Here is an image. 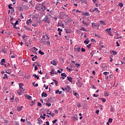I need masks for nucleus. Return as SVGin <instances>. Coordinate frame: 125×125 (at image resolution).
<instances>
[{
    "label": "nucleus",
    "instance_id": "nucleus-39",
    "mask_svg": "<svg viewBox=\"0 0 125 125\" xmlns=\"http://www.w3.org/2000/svg\"><path fill=\"white\" fill-rule=\"evenodd\" d=\"M77 106L78 107V108H81V107H82V104L80 103H78L77 104Z\"/></svg>",
    "mask_w": 125,
    "mask_h": 125
},
{
    "label": "nucleus",
    "instance_id": "nucleus-14",
    "mask_svg": "<svg viewBox=\"0 0 125 125\" xmlns=\"http://www.w3.org/2000/svg\"><path fill=\"white\" fill-rule=\"evenodd\" d=\"M24 29H26V30H28V31H31V32L33 31L32 29H31V27H27V26H26V25L24 26Z\"/></svg>",
    "mask_w": 125,
    "mask_h": 125
},
{
    "label": "nucleus",
    "instance_id": "nucleus-18",
    "mask_svg": "<svg viewBox=\"0 0 125 125\" xmlns=\"http://www.w3.org/2000/svg\"><path fill=\"white\" fill-rule=\"evenodd\" d=\"M65 32L66 33V34L71 33V30H70L68 28H65Z\"/></svg>",
    "mask_w": 125,
    "mask_h": 125
},
{
    "label": "nucleus",
    "instance_id": "nucleus-17",
    "mask_svg": "<svg viewBox=\"0 0 125 125\" xmlns=\"http://www.w3.org/2000/svg\"><path fill=\"white\" fill-rule=\"evenodd\" d=\"M42 97H47V94H46V92H43L42 94Z\"/></svg>",
    "mask_w": 125,
    "mask_h": 125
},
{
    "label": "nucleus",
    "instance_id": "nucleus-47",
    "mask_svg": "<svg viewBox=\"0 0 125 125\" xmlns=\"http://www.w3.org/2000/svg\"><path fill=\"white\" fill-rule=\"evenodd\" d=\"M32 97L30 96V95L26 96V98H27V99H30Z\"/></svg>",
    "mask_w": 125,
    "mask_h": 125
},
{
    "label": "nucleus",
    "instance_id": "nucleus-60",
    "mask_svg": "<svg viewBox=\"0 0 125 125\" xmlns=\"http://www.w3.org/2000/svg\"><path fill=\"white\" fill-rule=\"evenodd\" d=\"M57 122V119H55V120L52 121L53 124H55Z\"/></svg>",
    "mask_w": 125,
    "mask_h": 125
},
{
    "label": "nucleus",
    "instance_id": "nucleus-63",
    "mask_svg": "<svg viewBox=\"0 0 125 125\" xmlns=\"http://www.w3.org/2000/svg\"><path fill=\"white\" fill-rule=\"evenodd\" d=\"M21 121L23 123H25V119H23L22 118H21Z\"/></svg>",
    "mask_w": 125,
    "mask_h": 125
},
{
    "label": "nucleus",
    "instance_id": "nucleus-31",
    "mask_svg": "<svg viewBox=\"0 0 125 125\" xmlns=\"http://www.w3.org/2000/svg\"><path fill=\"white\" fill-rule=\"evenodd\" d=\"M67 70H68V72H72L73 71V69L72 68H69V67H66Z\"/></svg>",
    "mask_w": 125,
    "mask_h": 125
},
{
    "label": "nucleus",
    "instance_id": "nucleus-61",
    "mask_svg": "<svg viewBox=\"0 0 125 125\" xmlns=\"http://www.w3.org/2000/svg\"><path fill=\"white\" fill-rule=\"evenodd\" d=\"M93 96L94 97H98V95H96V94H94L93 95Z\"/></svg>",
    "mask_w": 125,
    "mask_h": 125
},
{
    "label": "nucleus",
    "instance_id": "nucleus-30",
    "mask_svg": "<svg viewBox=\"0 0 125 125\" xmlns=\"http://www.w3.org/2000/svg\"><path fill=\"white\" fill-rule=\"evenodd\" d=\"M33 77H34V78H36L37 80H39V79H40V77L36 74H34Z\"/></svg>",
    "mask_w": 125,
    "mask_h": 125
},
{
    "label": "nucleus",
    "instance_id": "nucleus-32",
    "mask_svg": "<svg viewBox=\"0 0 125 125\" xmlns=\"http://www.w3.org/2000/svg\"><path fill=\"white\" fill-rule=\"evenodd\" d=\"M83 23L84 25H85V26H86V27H87L88 26V24H87V23H86V22H85L84 21H83Z\"/></svg>",
    "mask_w": 125,
    "mask_h": 125
},
{
    "label": "nucleus",
    "instance_id": "nucleus-3",
    "mask_svg": "<svg viewBox=\"0 0 125 125\" xmlns=\"http://www.w3.org/2000/svg\"><path fill=\"white\" fill-rule=\"evenodd\" d=\"M40 5V9H42V11H45L46 10V6H45V3L42 2V3L39 4Z\"/></svg>",
    "mask_w": 125,
    "mask_h": 125
},
{
    "label": "nucleus",
    "instance_id": "nucleus-43",
    "mask_svg": "<svg viewBox=\"0 0 125 125\" xmlns=\"http://www.w3.org/2000/svg\"><path fill=\"white\" fill-rule=\"evenodd\" d=\"M30 103H31V106L34 105L35 104V102L33 101V100L30 101Z\"/></svg>",
    "mask_w": 125,
    "mask_h": 125
},
{
    "label": "nucleus",
    "instance_id": "nucleus-22",
    "mask_svg": "<svg viewBox=\"0 0 125 125\" xmlns=\"http://www.w3.org/2000/svg\"><path fill=\"white\" fill-rule=\"evenodd\" d=\"M54 71H55V69H52L51 70V72L50 74L51 75V76H53V75H54Z\"/></svg>",
    "mask_w": 125,
    "mask_h": 125
},
{
    "label": "nucleus",
    "instance_id": "nucleus-8",
    "mask_svg": "<svg viewBox=\"0 0 125 125\" xmlns=\"http://www.w3.org/2000/svg\"><path fill=\"white\" fill-rule=\"evenodd\" d=\"M50 63L54 65V66H56L57 65V62L55 60H53V61L50 62Z\"/></svg>",
    "mask_w": 125,
    "mask_h": 125
},
{
    "label": "nucleus",
    "instance_id": "nucleus-53",
    "mask_svg": "<svg viewBox=\"0 0 125 125\" xmlns=\"http://www.w3.org/2000/svg\"><path fill=\"white\" fill-rule=\"evenodd\" d=\"M15 101H16V102H17V103H18V102H19V99H18V98H16L15 99Z\"/></svg>",
    "mask_w": 125,
    "mask_h": 125
},
{
    "label": "nucleus",
    "instance_id": "nucleus-41",
    "mask_svg": "<svg viewBox=\"0 0 125 125\" xmlns=\"http://www.w3.org/2000/svg\"><path fill=\"white\" fill-rule=\"evenodd\" d=\"M104 75V76H105L106 77V76H107V75H108V74H109V72H104L103 73Z\"/></svg>",
    "mask_w": 125,
    "mask_h": 125
},
{
    "label": "nucleus",
    "instance_id": "nucleus-7",
    "mask_svg": "<svg viewBox=\"0 0 125 125\" xmlns=\"http://www.w3.org/2000/svg\"><path fill=\"white\" fill-rule=\"evenodd\" d=\"M18 21H16L15 23L12 22V24L14 25V27L16 29H18V27H16V25L18 24Z\"/></svg>",
    "mask_w": 125,
    "mask_h": 125
},
{
    "label": "nucleus",
    "instance_id": "nucleus-54",
    "mask_svg": "<svg viewBox=\"0 0 125 125\" xmlns=\"http://www.w3.org/2000/svg\"><path fill=\"white\" fill-rule=\"evenodd\" d=\"M45 40H49V37H48V35H46V37L45 38Z\"/></svg>",
    "mask_w": 125,
    "mask_h": 125
},
{
    "label": "nucleus",
    "instance_id": "nucleus-45",
    "mask_svg": "<svg viewBox=\"0 0 125 125\" xmlns=\"http://www.w3.org/2000/svg\"><path fill=\"white\" fill-rule=\"evenodd\" d=\"M53 82H54V83H55V84H56V85H57V84H58V82H57V81H56V80H53Z\"/></svg>",
    "mask_w": 125,
    "mask_h": 125
},
{
    "label": "nucleus",
    "instance_id": "nucleus-10",
    "mask_svg": "<svg viewBox=\"0 0 125 125\" xmlns=\"http://www.w3.org/2000/svg\"><path fill=\"white\" fill-rule=\"evenodd\" d=\"M38 122H37V124H39V125H41L42 124L43 122L42 120V119L41 118H39L38 119Z\"/></svg>",
    "mask_w": 125,
    "mask_h": 125
},
{
    "label": "nucleus",
    "instance_id": "nucleus-33",
    "mask_svg": "<svg viewBox=\"0 0 125 125\" xmlns=\"http://www.w3.org/2000/svg\"><path fill=\"white\" fill-rule=\"evenodd\" d=\"M82 3H86V0H80Z\"/></svg>",
    "mask_w": 125,
    "mask_h": 125
},
{
    "label": "nucleus",
    "instance_id": "nucleus-40",
    "mask_svg": "<svg viewBox=\"0 0 125 125\" xmlns=\"http://www.w3.org/2000/svg\"><path fill=\"white\" fill-rule=\"evenodd\" d=\"M46 106H48V107H50V106H51V104L47 103H46Z\"/></svg>",
    "mask_w": 125,
    "mask_h": 125
},
{
    "label": "nucleus",
    "instance_id": "nucleus-35",
    "mask_svg": "<svg viewBox=\"0 0 125 125\" xmlns=\"http://www.w3.org/2000/svg\"><path fill=\"white\" fill-rule=\"evenodd\" d=\"M3 79L4 80H5V79H8V77H7V74H4V77H3Z\"/></svg>",
    "mask_w": 125,
    "mask_h": 125
},
{
    "label": "nucleus",
    "instance_id": "nucleus-56",
    "mask_svg": "<svg viewBox=\"0 0 125 125\" xmlns=\"http://www.w3.org/2000/svg\"><path fill=\"white\" fill-rule=\"evenodd\" d=\"M58 32H62V31H63V29H60V28H59L58 29Z\"/></svg>",
    "mask_w": 125,
    "mask_h": 125
},
{
    "label": "nucleus",
    "instance_id": "nucleus-16",
    "mask_svg": "<svg viewBox=\"0 0 125 125\" xmlns=\"http://www.w3.org/2000/svg\"><path fill=\"white\" fill-rule=\"evenodd\" d=\"M91 24H92V28H95V27H97L98 26V24L94 22H92Z\"/></svg>",
    "mask_w": 125,
    "mask_h": 125
},
{
    "label": "nucleus",
    "instance_id": "nucleus-57",
    "mask_svg": "<svg viewBox=\"0 0 125 125\" xmlns=\"http://www.w3.org/2000/svg\"><path fill=\"white\" fill-rule=\"evenodd\" d=\"M81 30V31H85V32L86 31V30H85V28H84V27H82Z\"/></svg>",
    "mask_w": 125,
    "mask_h": 125
},
{
    "label": "nucleus",
    "instance_id": "nucleus-1",
    "mask_svg": "<svg viewBox=\"0 0 125 125\" xmlns=\"http://www.w3.org/2000/svg\"><path fill=\"white\" fill-rule=\"evenodd\" d=\"M19 86H20V89L19 90L17 91V92L19 94V95H21V93H24V88H23V86H24V85L22 83H19Z\"/></svg>",
    "mask_w": 125,
    "mask_h": 125
},
{
    "label": "nucleus",
    "instance_id": "nucleus-5",
    "mask_svg": "<svg viewBox=\"0 0 125 125\" xmlns=\"http://www.w3.org/2000/svg\"><path fill=\"white\" fill-rule=\"evenodd\" d=\"M43 21H44V22H45V23H50V22L49 21V20L48 19V17L46 16L43 19Z\"/></svg>",
    "mask_w": 125,
    "mask_h": 125
},
{
    "label": "nucleus",
    "instance_id": "nucleus-62",
    "mask_svg": "<svg viewBox=\"0 0 125 125\" xmlns=\"http://www.w3.org/2000/svg\"><path fill=\"white\" fill-rule=\"evenodd\" d=\"M46 35H44L42 36V39H44V40H45V38L46 37Z\"/></svg>",
    "mask_w": 125,
    "mask_h": 125
},
{
    "label": "nucleus",
    "instance_id": "nucleus-42",
    "mask_svg": "<svg viewBox=\"0 0 125 125\" xmlns=\"http://www.w3.org/2000/svg\"><path fill=\"white\" fill-rule=\"evenodd\" d=\"M77 51H78V52L81 51V47H79V46H77Z\"/></svg>",
    "mask_w": 125,
    "mask_h": 125
},
{
    "label": "nucleus",
    "instance_id": "nucleus-36",
    "mask_svg": "<svg viewBox=\"0 0 125 125\" xmlns=\"http://www.w3.org/2000/svg\"><path fill=\"white\" fill-rule=\"evenodd\" d=\"M83 14L85 16H89V12H85V13H84Z\"/></svg>",
    "mask_w": 125,
    "mask_h": 125
},
{
    "label": "nucleus",
    "instance_id": "nucleus-38",
    "mask_svg": "<svg viewBox=\"0 0 125 125\" xmlns=\"http://www.w3.org/2000/svg\"><path fill=\"white\" fill-rule=\"evenodd\" d=\"M104 96H109V93L107 92H104Z\"/></svg>",
    "mask_w": 125,
    "mask_h": 125
},
{
    "label": "nucleus",
    "instance_id": "nucleus-9",
    "mask_svg": "<svg viewBox=\"0 0 125 125\" xmlns=\"http://www.w3.org/2000/svg\"><path fill=\"white\" fill-rule=\"evenodd\" d=\"M12 5V4H10L8 5V7L9 8V9H12L11 11L12 12H14L15 10H14V8H13V7H12L11 6Z\"/></svg>",
    "mask_w": 125,
    "mask_h": 125
},
{
    "label": "nucleus",
    "instance_id": "nucleus-58",
    "mask_svg": "<svg viewBox=\"0 0 125 125\" xmlns=\"http://www.w3.org/2000/svg\"><path fill=\"white\" fill-rule=\"evenodd\" d=\"M59 90H57L56 91V92H55V93L56 94H59Z\"/></svg>",
    "mask_w": 125,
    "mask_h": 125
},
{
    "label": "nucleus",
    "instance_id": "nucleus-23",
    "mask_svg": "<svg viewBox=\"0 0 125 125\" xmlns=\"http://www.w3.org/2000/svg\"><path fill=\"white\" fill-rule=\"evenodd\" d=\"M29 23H30L31 24H32V23H33V22H32V20L31 19L28 20L26 21L27 25H29Z\"/></svg>",
    "mask_w": 125,
    "mask_h": 125
},
{
    "label": "nucleus",
    "instance_id": "nucleus-4",
    "mask_svg": "<svg viewBox=\"0 0 125 125\" xmlns=\"http://www.w3.org/2000/svg\"><path fill=\"white\" fill-rule=\"evenodd\" d=\"M58 26L59 27H62V28H65V23H64V21H59L58 22Z\"/></svg>",
    "mask_w": 125,
    "mask_h": 125
},
{
    "label": "nucleus",
    "instance_id": "nucleus-46",
    "mask_svg": "<svg viewBox=\"0 0 125 125\" xmlns=\"http://www.w3.org/2000/svg\"><path fill=\"white\" fill-rule=\"evenodd\" d=\"M113 122V119L112 118H109L108 120V123H112Z\"/></svg>",
    "mask_w": 125,
    "mask_h": 125
},
{
    "label": "nucleus",
    "instance_id": "nucleus-28",
    "mask_svg": "<svg viewBox=\"0 0 125 125\" xmlns=\"http://www.w3.org/2000/svg\"><path fill=\"white\" fill-rule=\"evenodd\" d=\"M84 43H85V44H88V43H89V40L87 39L84 42Z\"/></svg>",
    "mask_w": 125,
    "mask_h": 125
},
{
    "label": "nucleus",
    "instance_id": "nucleus-55",
    "mask_svg": "<svg viewBox=\"0 0 125 125\" xmlns=\"http://www.w3.org/2000/svg\"><path fill=\"white\" fill-rule=\"evenodd\" d=\"M40 118H42V119H43V120L45 119V117L44 116H42V115L40 116Z\"/></svg>",
    "mask_w": 125,
    "mask_h": 125
},
{
    "label": "nucleus",
    "instance_id": "nucleus-64",
    "mask_svg": "<svg viewBox=\"0 0 125 125\" xmlns=\"http://www.w3.org/2000/svg\"><path fill=\"white\" fill-rule=\"evenodd\" d=\"M38 106H42V104L40 103H38Z\"/></svg>",
    "mask_w": 125,
    "mask_h": 125
},
{
    "label": "nucleus",
    "instance_id": "nucleus-34",
    "mask_svg": "<svg viewBox=\"0 0 125 125\" xmlns=\"http://www.w3.org/2000/svg\"><path fill=\"white\" fill-rule=\"evenodd\" d=\"M112 53H113V55H117V54H118V53H117V51H112Z\"/></svg>",
    "mask_w": 125,
    "mask_h": 125
},
{
    "label": "nucleus",
    "instance_id": "nucleus-27",
    "mask_svg": "<svg viewBox=\"0 0 125 125\" xmlns=\"http://www.w3.org/2000/svg\"><path fill=\"white\" fill-rule=\"evenodd\" d=\"M62 77H64V78H66L67 77V74L65 73H63L61 74Z\"/></svg>",
    "mask_w": 125,
    "mask_h": 125
},
{
    "label": "nucleus",
    "instance_id": "nucleus-24",
    "mask_svg": "<svg viewBox=\"0 0 125 125\" xmlns=\"http://www.w3.org/2000/svg\"><path fill=\"white\" fill-rule=\"evenodd\" d=\"M106 32L109 33H111V27H109V28H107L105 30Z\"/></svg>",
    "mask_w": 125,
    "mask_h": 125
},
{
    "label": "nucleus",
    "instance_id": "nucleus-29",
    "mask_svg": "<svg viewBox=\"0 0 125 125\" xmlns=\"http://www.w3.org/2000/svg\"><path fill=\"white\" fill-rule=\"evenodd\" d=\"M100 23H101L102 25H106V23H105V21H100Z\"/></svg>",
    "mask_w": 125,
    "mask_h": 125
},
{
    "label": "nucleus",
    "instance_id": "nucleus-12",
    "mask_svg": "<svg viewBox=\"0 0 125 125\" xmlns=\"http://www.w3.org/2000/svg\"><path fill=\"white\" fill-rule=\"evenodd\" d=\"M22 8L25 9V10H28V9H29V7H28L27 5H22Z\"/></svg>",
    "mask_w": 125,
    "mask_h": 125
},
{
    "label": "nucleus",
    "instance_id": "nucleus-25",
    "mask_svg": "<svg viewBox=\"0 0 125 125\" xmlns=\"http://www.w3.org/2000/svg\"><path fill=\"white\" fill-rule=\"evenodd\" d=\"M22 108H23V106H20V107H18L17 108V110L19 112H20L21 110H22Z\"/></svg>",
    "mask_w": 125,
    "mask_h": 125
},
{
    "label": "nucleus",
    "instance_id": "nucleus-48",
    "mask_svg": "<svg viewBox=\"0 0 125 125\" xmlns=\"http://www.w3.org/2000/svg\"><path fill=\"white\" fill-rule=\"evenodd\" d=\"M118 5L121 7H123V6H124V4H123V3H119Z\"/></svg>",
    "mask_w": 125,
    "mask_h": 125
},
{
    "label": "nucleus",
    "instance_id": "nucleus-13",
    "mask_svg": "<svg viewBox=\"0 0 125 125\" xmlns=\"http://www.w3.org/2000/svg\"><path fill=\"white\" fill-rule=\"evenodd\" d=\"M40 5H40V4L37 5H36L35 6L36 9H37V10H41V6Z\"/></svg>",
    "mask_w": 125,
    "mask_h": 125
},
{
    "label": "nucleus",
    "instance_id": "nucleus-51",
    "mask_svg": "<svg viewBox=\"0 0 125 125\" xmlns=\"http://www.w3.org/2000/svg\"><path fill=\"white\" fill-rule=\"evenodd\" d=\"M33 50H34L35 51H38V48L35 47H33Z\"/></svg>",
    "mask_w": 125,
    "mask_h": 125
},
{
    "label": "nucleus",
    "instance_id": "nucleus-21",
    "mask_svg": "<svg viewBox=\"0 0 125 125\" xmlns=\"http://www.w3.org/2000/svg\"><path fill=\"white\" fill-rule=\"evenodd\" d=\"M65 90H66V91H67V92H69V91H70L71 88H70V87L67 86L65 88Z\"/></svg>",
    "mask_w": 125,
    "mask_h": 125
},
{
    "label": "nucleus",
    "instance_id": "nucleus-26",
    "mask_svg": "<svg viewBox=\"0 0 125 125\" xmlns=\"http://www.w3.org/2000/svg\"><path fill=\"white\" fill-rule=\"evenodd\" d=\"M39 54H41V55H44V53L42 51V50H39Z\"/></svg>",
    "mask_w": 125,
    "mask_h": 125
},
{
    "label": "nucleus",
    "instance_id": "nucleus-15",
    "mask_svg": "<svg viewBox=\"0 0 125 125\" xmlns=\"http://www.w3.org/2000/svg\"><path fill=\"white\" fill-rule=\"evenodd\" d=\"M67 79L68 81H69V82H70V83H73V78L68 76L67 77Z\"/></svg>",
    "mask_w": 125,
    "mask_h": 125
},
{
    "label": "nucleus",
    "instance_id": "nucleus-59",
    "mask_svg": "<svg viewBox=\"0 0 125 125\" xmlns=\"http://www.w3.org/2000/svg\"><path fill=\"white\" fill-rule=\"evenodd\" d=\"M103 47H104V45H102L100 48V50H102V48H103Z\"/></svg>",
    "mask_w": 125,
    "mask_h": 125
},
{
    "label": "nucleus",
    "instance_id": "nucleus-6",
    "mask_svg": "<svg viewBox=\"0 0 125 125\" xmlns=\"http://www.w3.org/2000/svg\"><path fill=\"white\" fill-rule=\"evenodd\" d=\"M60 16L62 18H67V17H68V16L65 14V13L64 12H61L60 14Z\"/></svg>",
    "mask_w": 125,
    "mask_h": 125
},
{
    "label": "nucleus",
    "instance_id": "nucleus-50",
    "mask_svg": "<svg viewBox=\"0 0 125 125\" xmlns=\"http://www.w3.org/2000/svg\"><path fill=\"white\" fill-rule=\"evenodd\" d=\"M101 99L102 100V101L103 102H106V99H105L104 98H101Z\"/></svg>",
    "mask_w": 125,
    "mask_h": 125
},
{
    "label": "nucleus",
    "instance_id": "nucleus-19",
    "mask_svg": "<svg viewBox=\"0 0 125 125\" xmlns=\"http://www.w3.org/2000/svg\"><path fill=\"white\" fill-rule=\"evenodd\" d=\"M95 11L98 12V13H100V11L98 10V8H95L94 10H93L92 12H94Z\"/></svg>",
    "mask_w": 125,
    "mask_h": 125
},
{
    "label": "nucleus",
    "instance_id": "nucleus-37",
    "mask_svg": "<svg viewBox=\"0 0 125 125\" xmlns=\"http://www.w3.org/2000/svg\"><path fill=\"white\" fill-rule=\"evenodd\" d=\"M9 71H10V69L6 70L5 73H6L7 74H9V75H10V74H11V72H9Z\"/></svg>",
    "mask_w": 125,
    "mask_h": 125
},
{
    "label": "nucleus",
    "instance_id": "nucleus-2",
    "mask_svg": "<svg viewBox=\"0 0 125 125\" xmlns=\"http://www.w3.org/2000/svg\"><path fill=\"white\" fill-rule=\"evenodd\" d=\"M40 42L45 45L50 46V42H49V41H47L46 39H41Z\"/></svg>",
    "mask_w": 125,
    "mask_h": 125
},
{
    "label": "nucleus",
    "instance_id": "nucleus-11",
    "mask_svg": "<svg viewBox=\"0 0 125 125\" xmlns=\"http://www.w3.org/2000/svg\"><path fill=\"white\" fill-rule=\"evenodd\" d=\"M48 112H49V110H47V114L50 115L52 118L55 116V113H51V111H50V113H48Z\"/></svg>",
    "mask_w": 125,
    "mask_h": 125
},
{
    "label": "nucleus",
    "instance_id": "nucleus-44",
    "mask_svg": "<svg viewBox=\"0 0 125 125\" xmlns=\"http://www.w3.org/2000/svg\"><path fill=\"white\" fill-rule=\"evenodd\" d=\"M91 43L89 44L88 45H87V47L89 49H90L91 47Z\"/></svg>",
    "mask_w": 125,
    "mask_h": 125
},
{
    "label": "nucleus",
    "instance_id": "nucleus-49",
    "mask_svg": "<svg viewBox=\"0 0 125 125\" xmlns=\"http://www.w3.org/2000/svg\"><path fill=\"white\" fill-rule=\"evenodd\" d=\"M81 51H82V52H85V49L82 48Z\"/></svg>",
    "mask_w": 125,
    "mask_h": 125
},
{
    "label": "nucleus",
    "instance_id": "nucleus-20",
    "mask_svg": "<svg viewBox=\"0 0 125 125\" xmlns=\"http://www.w3.org/2000/svg\"><path fill=\"white\" fill-rule=\"evenodd\" d=\"M5 63V59H2L1 61V63L0 65H3Z\"/></svg>",
    "mask_w": 125,
    "mask_h": 125
},
{
    "label": "nucleus",
    "instance_id": "nucleus-52",
    "mask_svg": "<svg viewBox=\"0 0 125 125\" xmlns=\"http://www.w3.org/2000/svg\"><path fill=\"white\" fill-rule=\"evenodd\" d=\"M32 25L33 26V27H37V24L36 23H32Z\"/></svg>",
    "mask_w": 125,
    "mask_h": 125
}]
</instances>
